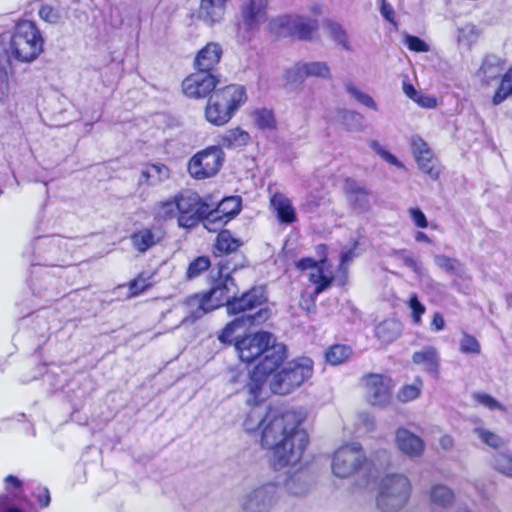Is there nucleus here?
I'll return each instance as SVG.
<instances>
[{"instance_id":"nucleus-1","label":"nucleus","mask_w":512,"mask_h":512,"mask_svg":"<svg viewBox=\"0 0 512 512\" xmlns=\"http://www.w3.org/2000/svg\"><path fill=\"white\" fill-rule=\"evenodd\" d=\"M301 410L270 408L266 411V425L262 429L261 444L272 450L274 470L296 465L308 444V435L301 428L305 420Z\"/></svg>"},{"instance_id":"nucleus-2","label":"nucleus","mask_w":512,"mask_h":512,"mask_svg":"<svg viewBox=\"0 0 512 512\" xmlns=\"http://www.w3.org/2000/svg\"><path fill=\"white\" fill-rule=\"evenodd\" d=\"M44 39L35 22L19 21L14 29L8 49L9 63L11 59L22 63H31L42 53Z\"/></svg>"},{"instance_id":"nucleus-3","label":"nucleus","mask_w":512,"mask_h":512,"mask_svg":"<svg viewBox=\"0 0 512 512\" xmlns=\"http://www.w3.org/2000/svg\"><path fill=\"white\" fill-rule=\"evenodd\" d=\"M268 0H239L235 15L236 37L239 42L252 40L267 20Z\"/></svg>"},{"instance_id":"nucleus-4","label":"nucleus","mask_w":512,"mask_h":512,"mask_svg":"<svg viewBox=\"0 0 512 512\" xmlns=\"http://www.w3.org/2000/svg\"><path fill=\"white\" fill-rule=\"evenodd\" d=\"M410 494L411 484L405 475H386L379 483L377 507L383 512L398 511L407 504Z\"/></svg>"},{"instance_id":"nucleus-5","label":"nucleus","mask_w":512,"mask_h":512,"mask_svg":"<svg viewBox=\"0 0 512 512\" xmlns=\"http://www.w3.org/2000/svg\"><path fill=\"white\" fill-rule=\"evenodd\" d=\"M313 375V361L302 357L288 362L273 374L270 389L274 394L287 395L300 387Z\"/></svg>"},{"instance_id":"nucleus-6","label":"nucleus","mask_w":512,"mask_h":512,"mask_svg":"<svg viewBox=\"0 0 512 512\" xmlns=\"http://www.w3.org/2000/svg\"><path fill=\"white\" fill-rule=\"evenodd\" d=\"M178 225L192 228L199 222H205L210 212V204L205 202L196 192L185 190L177 194Z\"/></svg>"},{"instance_id":"nucleus-7","label":"nucleus","mask_w":512,"mask_h":512,"mask_svg":"<svg viewBox=\"0 0 512 512\" xmlns=\"http://www.w3.org/2000/svg\"><path fill=\"white\" fill-rule=\"evenodd\" d=\"M269 27L272 33L279 36H295L300 40H311L318 30L317 19L300 15H280L273 18Z\"/></svg>"},{"instance_id":"nucleus-8","label":"nucleus","mask_w":512,"mask_h":512,"mask_svg":"<svg viewBox=\"0 0 512 512\" xmlns=\"http://www.w3.org/2000/svg\"><path fill=\"white\" fill-rule=\"evenodd\" d=\"M241 266L238 264L230 266L228 260H221L218 263V276L216 278L213 277L210 290L203 293L213 306V311L224 304L227 306V303L231 301L233 297L231 294H234L232 290L236 288V284L230 273L236 271Z\"/></svg>"},{"instance_id":"nucleus-9","label":"nucleus","mask_w":512,"mask_h":512,"mask_svg":"<svg viewBox=\"0 0 512 512\" xmlns=\"http://www.w3.org/2000/svg\"><path fill=\"white\" fill-rule=\"evenodd\" d=\"M366 463V457L359 443L340 447L332 460V471L339 478H347L360 470Z\"/></svg>"},{"instance_id":"nucleus-10","label":"nucleus","mask_w":512,"mask_h":512,"mask_svg":"<svg viewBox=\"0 0 512 512\" xmlns=\"http://www.w3.org/2000/svg\"><path fill=\"white\" fill-rule=\"evenodd\" d=\"M224 152L218 146H211L194 155L188 164V171L195 179H205L218 173L223 161Z\"/></svg>"},{"instance_id":"nucleus-11","label":"nucleus","mask_w":512,"mask_h":512,"mask_svg":"<svg viewBox=\"0 0 512 512\" xmlns=\"http://www.w3.org/2000/svg\"><path fill=\"white\" fill-rule=\"evenodd\" d=\"M278 500V486L265 483L245 494L241 507L245 512H269Z\"/></svg>"},{"instance_id":"nucleus-12","label":"nucleus","mask_w":512,"mask_h":512,"mask_svg":"<svg viewBox=\"0 0 512 512\" xmlns=\"http://www.w3.org/2000/svg\"><path fill=\"white\" fill-rule=\"evenodd\" d=\"M274 336L265 331L247 335L235 342V348L242 362L252 363L258 360Z\"/></svg>"},{"instance_id":"nucleus-13","label":"nucleus","mask_w":512,"mask_h":512,"mask_svg":"<svg viewBox=\"0 0 512 512\" xmlns=\"http://www.w3.org/2000/svg\"><path fill=\"white\" fill-rule=\"evenodd\" d=\"M267 301L265 292L262 287H253L240 297L233 296L231 301L227 303V313L236 317L255 314L254 310L263 309L261 306Z\"/></svg>"},{"instance_id":"nucleus-14","label":"nucleus","mask_w":512,"mask_h":512,"mask_svg":"<svg viewBox=\"0 0 512 512\" xmlns=\"http://www.w3.org/2000/svg\"><path fill=\"white\" fill-rule=\"evenodd\" d=\"M241 210V199L237 196L224 198L218 206L213 209L210 206V212L204 227L210 232H216L227 224L232 218L239 214Z\"/></svg>"},{"instance_id":"nucleus-15","label":"nucleus","mask_w":512,"mask_h":512,"mask_svg":"<svg viewBox=\"0 0 512 512\" xmlns=\"http://www.w3.org/2000/svg\"><path fill=\"white\" fill-rule=\"evenodd\" d=\"M219 76L196 70L182 82L183 93L193 99L205 98L215 91L219 84Z\"/></svg>"},{"instance_id":"nucleus-16","label":"nucleus","mask_w":512,"mask_h":512,"mask_svg":"<svg viewBox=\"0 0 512 512\" xmlns=\"http://www.w3.org/2000/svg\"><path fill=\"white\" fill-rule=\"evenodd\" d=\"M213 96V104L210 107V113L216 114L214 105H222L225 110L231 113L235 112L247 101L246 89L242 85L230 84L220 89H215Z\"/></svg>"},{"instance_id":"nucleus-17","label":"nucleus","mask_w":512,"mask_h":512,"mask_svg":"<svg viewBox=\"0 0 512 512\" xmlns=\"http://www.w3.org/2000/svg\"><path fill=\"white\" fill-rule=\"evenodd\" d=\"M286 358V346L283 343L276 342L274 338L258 359V363L254 367L255 374H262L268 377L283 365Z\"/></svg>"},{"instance_id":"nucleus-18","label":"nucleus","mask_w":512,"mask_h":512,"mask_svg":"<svg viewBox=\"0 0 512 512\" xmlns=\"http://www.w3.org/2000/svg\"><path fill=\"white\" fill-rule=\"evenodd\" d=\"M411 149L419 169L432 180H437L441 173V167L428 144L421 137L413 136Z\"/></svg>"},{"instance_id":"nucleus-19","label":"nucleus","mask_w":512,"mask_h":512,"mask_svg":"<svg viewBox=\"0 0 512 512\" xmlns=\"http://www.w3.org/2000/svg\"><path fill=\"white\" fill-rule=\"evenodd\" d=\"M390 379L380 374H370L365 378L366 398L374 406L384 407L391 401Z\"/></svg>"},{"instance_id":"nucleus-20","label":"nucleus","mask_w":512,"mask_h":512,"mask_svg":"<svg viewBox=\"0 0 512 512\" xmlns=\"http://www.w3.org/2000/svg\"><path fill=\"white\" fill-rule=\"evenodd\" d=\"M343 191L349 208L356 214H362L371 208V192L354 179H346Z\"/></svg>"},{"instance_id":"nucleus-21","label":"nucleus","mask_w":512,"mask_h":512,"mask_svg":"<svg viewBox=\"0 0 512 512\" xmlns=\"http://www.w3.org/2000/svg\"><path fill=\"white\" fill-rule=\"evenodd\" d=\"M165 237L161 226L153 225L136 230L130 236L131 244L139 253H145L152 247L160 244Z\"/></svg>"},{"instance_id":"nucleus-22","label":"nucleus","mask_w":512,"mask_h":512,"mask_svg":"<svg viewBox=\"0 0 512 512\" xmlns=\"http://www.w3.org/2000/svg\"><path fill=\"white\" fill-rule=\"evenodd\" d=\"M269 318L268 309H260L255 314H249L247 316L236 317L234 320L229 322L221 331L218 336L220 342L224 344H231L233 341V334L237 328L250 327L252 325H259L265 322Z\"/></svg>"},{"instance_id":"nucleus-23","label":"nucleus","mask_w":512,"mask_h":512,"mask_svg":"<svg viewBox=\"0 0 512 512\" xmlns=\"http://www.w3.org/2000/svg\"><path fill=\"white\" fill-rule=\"evenodd\" d=\"M223 50L220 44L207 43L196 55L194 60L195 70L216 74V66L219 64Z\"/></svg>"},{"instance_id":"nucleus-24","label":"nucleus","mask_w":512,"mask_h":512,"mask_svg":"<svg viewBox=\"0 0 512 512\" xmlns=\"http://www.w3.org/2000/svg\"><path fill=\"white\" fill-rule=\"evenodd\" d=\"M183 306L185 308L186 315L181 320L182 325L193 324L207 313L213 311V306L203 293L188 296L184 300Z\"/></svg>"},{"instance_id":"nucleus-25","label":"nucleus","mask_w":512,"mask_h":512,"mask_svg":"<svg viewBox=\"0 0 512 512\" xmlns=\"http://www.w3.org/2000/svg\"><path fill=\"white\" fill-rule=\"evenodd\" d=\"M228 0H201L196 11V18L208 26H213L223 20Z\"/></svg>"},{"instance_id":"nucleus-26","label":"nucleus","mask_w":512,"mask_h":512,"mask_svg":"<svg viewBox=\"0 0 512 512\" xmlns=\"http://www.w3.org/2000/svg\"><path fill=\"white\" fill-rule=\"evenodd\" d=\"M396 444L403 454L411 458L421 456L425 448L423 440L405 428L397 430Z\"/></svg>"},{"instance_id":"nucleus-27","label":"nucleus","mask_w":512,"mask_h":512,"mask_svg":"<svg viewBox=\"0 0 512 512\" xmlns=\"http://www.w3.org/2000/svg\"><path fill=\"white\" fill-rule=\"evenodd\" d=\"M40 244H43L47 247L46 253L47 256L44 258L43 265L45 266H63L59 262H63L65 257L68 255L69 251L67 248V241L63 238H39Z\"/></svg>"},{"instance_id":"nucleus-28","label":"nucleus","mask_w":512,"mask_h":512,"mask_svg":"<svg viewBox=\"0 0 512 512\" xmlns=\"http://www.w3.org/2000/svg\"><path fill=\"white\" fill-rule=\"evenodd\" d=\"M413 363L422 366L423 370L431 374L433 377L438 376L440 357L437 350L432 347H424L420 351H416L412 355Z\"/></svg>"},{"instance_id":"nucleus-29","label":"nucleus","mask_w":512,"mask_h":512,"mask_svg":"<svg viewBox=\"0 0 512 512\" xmlns=\"http://www.w3.org/2000/svg\"><path fill=\"white\" fill-rule=\"evenodd\" d=\"M68 10V6L64 7L62 4L42 1L38 10V16L48 24L59 25L68 18Z\"/></svg>"},{"instance_id":"nucleus-30","label":"nucleus","mask_w":512,"mask_h":512,"mask_svg":"<svg viewBox=\"0 0 512 512\" xmlns=\"http://www.w3.org/2000/svg\"><path fill=\"white\" fill-rule=\"evenodd\" d=\"M271 206L277 214V218L281 223L291 224L296 221V212L290 199L284 194L276 193L271 198Z\"/></svg>"},{"instance_id":"nucleus-31","label":"nucleus","mask_w":512,"mask_h":512,"mask_svg":"<svg viewBox=\"0 0 512 512\" xmlns=\"http://www.w3.org/2000/svg\"><path fill=\"white\" fill-rule=\"evenodd\" d=\"M169 177V169L164 164L146 166L140 175L139 184L156 185Z\"/></svg>"},{"instance_id":"nucleus-32","label":"nucleus","mask_w":512,"mask_h":512,"mask_svg":"<svg viewBox=\"0 0 512 512\" xmlns=\"http://www.w3.org/2000/svg\"><path fill=\"white\" fill-rule=\"evenodd\" d=\"M323 29L337 45L347 51L351 50L348 34L340 23L327 19L323 22Z\"/></svg>"},{"instance_id":"nucleus-33","label":"nucleus","mask_w":512,"mask_h":512,"mask_svg":"<svg viewBox=\"0 0 512 512\" xmlns=\"http://www.w3.org/2000/svg\"><path fill=\"white\" fill-rule=\"evenodd\" d=\"M401 334V324L393 319L385 320L377 325L376 337L383 343L389 344L396 340Z\"/></svg>"},{"instance_id":"nucleus-34","label":"nucleus","mask_w":512,"mask_h":512,"mask_svg":"<svg viewBox=\"0 0 512 512\" xmlns=\"http://www.w3.org/2000/svg\"><path fill=\"white\" fill-rule=\"evenodd\" d=\"M251 406L252 408L247 413L243 422V427L248 433L256 432L259 429L262 430L266 425V412H264V409L256 404Z\"/></svg>"},{"instance_id":"nucleus-35","label":"nucleus","mask_w":512,"mask_h":512,"mask_svg":"<svg viewBox=\"0 0 512 512\" xmlns=\"http://www.w3.org/2000/svg\"><path fill=\"white\" fill-rule=\"evenodd\" d=\"M213 102V96L211 95L206 105L205 117L207 121L211 124L216 126H223L230 121L234 114L231 113L229 110H225V108L222 105H214V108L217 110L216 114L210 113V107L212 106Z\"/></svg>"},{"instance_id":"nucleus-36","label":"nucleus","mask_w":512,"mask_h":512,"mask_svg":"<svg viewBox=\"0 0 512 512\" xmlns=\"http://www.w3.org/2000/svg\"><path fill=\"white\" fill-rule=\"evenodd\" d=\"M241 245V241L232 237L228 230H222L217 236L215 249L220 254L229 255L233 252H236Z\"/></svg>"},{"instance_id":"nucleus-37","label":"nucleus","mask_w":512,"mask_h":512,"mask_svg":"<svg viewBox=\"0 0 512 512\" xmlns=\"http://www.w3.org/2000/svg\"><path fill=\"white\" fill-rule=\"evenodd\" d=\"M434 263L442 270L451 275L462 277L464 275V265L456 258H451L443 254L434 256Z\"/></svg>"},{"instance_id":"nucleus-38","label":"nucleus","mask_w":512,"mask_h":512,"mask_svg":"<svg viewBox=\"0 0 512 512\" xmlns=\"http://www.w3.org/2000/svg\"><path fill=\"white\" fill-rule=\"evenodd\" d=\"M454 499L453 491L445 485H434L430 491L431 503L439 507L449 506Z\"/></svg>"},{"instance_id":"nucleus-39","label":"nucleus","mask_w":512,"mask_h":512,"mask_svg":"<svg viewBox=\"0 0 512 512\" xmlns=\"http://www.w3.org/2000/svg\"><path fill=\"white\" fill-rule=\"evenodd\" d=\"M266 378L267 377L262 374L256 375L254 369L249 373V381L246 384V388L250 394V397L247 399L249 405L257 404Z\"/></svg>"},{"instance_id":"nucleus-40","label":"nucleus","mask_w":512,"mask_h":512,"mask_svg":"<svg viewBox=\"0 0 512 512\" xmlns=\"http://www.w3.org/2000/svg\"><path fill=\"white\" fill-rule=\"evenodd\" d=\"M340 121L351 131H361L364 128V116L353 110H340L338 112Z\"/></svg>"},{"instance_id":"nucleus-41","label":"nucleus","mask_w":512,"mask_h":512,"mask_svg":"<svg viewBox=\"0 0 512 512\" xmlns=\"http://www.w3.org/2000/svg\"><path fill=\"white\" fill-rule=\"evenodd\" d=\"M308 78L305 62H297L284 73L286 84L299 86Z\"/></svg>"},{"instance_id":"nucleus-42","label":"nucleus","mask_w":512,"mask_h":512,"mask_svg":"<svg viewBox=\"0 0 512 512\" xmlns=\"http://www.w3.org/2000/svg\"><path fill=\"white\" fill-rule=\"evenodd\" d=\"M351 348L346 345H333L325 353V358L331 365H339L349 358Z\"/></svg>"},{"instance_id":"nucleus-43","label":"nucleus","mask_w":512,"mask_h":512,"mask_svg":"<svg viewBox=\"0 0 512 512\" xmlns=\"http://www.w3.org/2000/svg\"><path fill=\"white\" fill-rule=\"evenodd\" d=\"M345 90L360 104L363 106L370 108L374 111L378 110V106L374 99L368 95L367 93L362 92L359 90L353 82L347 81L344 84Z\"/></svg>"},{"instance_id":"nucleus-44","label":"nucleus","mask_w":512,"mask_h":512,"mask_svg":"<svg viewBox=\"0 0 512 512\" xmlns=\"http://www.w3.org/2000/svg\"><path fill=\"white\" fill-rule=\"evenodd\" d=\"M510 95H512V68L504 74L500 86L493 96V104L499 105Z\"/></svg>"},{"instance_id":"nucleus-45","label":"nucleus","mask_w":512,"mask_h":512,"mask_svg":"<svg viewBox=\"0 0 512 512\" xmlns=\"http://www.w3.org/2000/svg\"><path fill=\"white\" fill-rule=\"evenodd\" d=\"M392 255L395 258L401 260L406 267L410 268L418 276H422L425 274L426 270L422 266V264L417 262L413 258L412 254L406 249L394 250L392 252Z\"/></svg>"},{"instance_id":"nucleus-46","label":"nucleus","mask_w":512,"mask_h":512,"mask_svg":"<svg viewBox=\"0 0 512 512\" xmlns=\"http://www.w3.org/2000/svg\"><path fill=\"white\" fill-rule=\"evenodd\" d=\"M253 118L256 126L259 129H274L276 128V119L272 110L267 108L258 109L254 112Z\"/></svg>"},{"instance_id":"nucleus-47","label":"nucleus","mask_w":512,"mask_h":512,"mask_svg":"<svg viewBox=\"0 0 512 512\" xmlns=\"http://www.w3.org/2000/svg\"><path fill=\"white\" fill-rule=\"evenodd\" d=\"M152 275L145 273L139 274L129 283V297H135L145 292L152 286Z\"/></svg>"},{"instance_id":"nucleus-48","label":"nucleus","mask_w":512,"mask_h":512,"mask_svg":"<svg viewBox=\"0 0 512 512\" xmlns=\"http://www.w3.org/2000/svg\"><path fill=\"white\" fill-rule=\"evenodd\" d=\"M210 260L206 256H199L188 265L186 278L191 280L200 276L210 267Z\"/></svg>"},{"instance_id":"nucleus-49","label":"nucleus","mask_w":512,"mask_h":512,"mask_svg":"<svg viewBox=\"0 0 512 512\" xmlns=\"http://www.w3.org/2000/svg\"><path fill=\"white\" fill-rule=\"evenodd\" d=\"M422 381L417 378L413 384L405 385L401 388V390L397 394V398L401 402H409L419 397Z\"/></svg>"},{"instance_id":"nucleus-50","label":"nucleus","mask_w":512,"mask_h":512,"mask_svg":"<svg viewBox=\"0 0 512 512\" xmlns=\"http://www.w3.org/2000/svg\"><path fill=\"white\" fill-rule=\"evenodd\" d=\"M309 281L316 285L314 292L319 295L331 286L333 277L324 275L322 269L318 267L315 272L310 273Z\"/></svg>"},{"instance_id":"nucleus-51","label":"nucleus","mask_w":512,"mask_h":512,"mask_svg":"<svg viewBox=\"0 0 512 512\" xmlns=\"http://www.w3.org/2000/svg\"><path fill=\"white\" fill-rule=\"evenodd\" d=\"M305 66L308 77L331 78L330 68L326 62H305Z\"/></svg>"},{"instance_id":"nucleus-52","label":"nucleus","mask_w":512,"mask_h":512,"mask_svg":"<svg viewBox=\"0 0 512 512\" xmlns=\"http://www.w3.org/2000/svg\"><path fill=\"white\" fill-rule=\"evenodd\" d=\"M460 351L464 354H479L481 347L478 340L474 336L468 333H463V336L460 340Z\"/></svg>"},{"instance_id":"nucleus-53","label":"nucleus","mask_w":512,"mask_h":512,"mask_svg":"<svg viewBox=\"0 0 512 512\" xmlns=\"http://www.w3.org/2000/svg\"><path fill=\"white\" fill-rule=\"evenodd\" d=\"M494 466L500 473L512 478V457L505 454H497L494 457Z\"/></svg>"},{"instance_id":"nucleus-54","label":"nucleus","mask_w":512,"mask_h":512,"mask_svg":"<svg viewBox=\"0 0 512 512\" xmlns=\"http://www.w3.org/2000/svg\"><path fill=\"white\" fill-rule=\"evenodd\" d=\"M370 147L373 149L375 153H377L383 160L388 162L389 164L396 166L398 168H404V164L399 161L393 154L389 151L385 150L377 141H372Z\"/></svg>"},{"instance_id":"nucleus-55","label":"nucleus","mask_w":512,"mask_h":512,"mask_svg":"<svg viewBox=\"0 0 512 512\" xmlns=\"http://www.w3.org/2000/svg\"><path fill=\"white\" fill-rule=\"evenodd\" d=\"M473 397L479 404L487 407L490 410L505 411V407L489 394L475 393Z\"/></svg>"},{"instance_id":"nucleus-56","label":"nucleus","mask_w":512,"mask_h":512,"mask_svg":"<svg viewBox=\"0 0 512 512\" xmlns=\"http://www.w3.org/2000/svg\"><path fill=\"white\" fill-rule=\"evenodd\" d=\"M160 214L164 219L178 217V199L177 195L171 200L163 202L160 206Z\"/></svg>"},{"instance_id":"nucleus-57","label":"nucleus","mask_w":512,"mask_h":512,"mask_svg":"<svg viewBox=\"0 0 512 512\" xmlns=\"http://www.w3.org/2000/svg\"><path fill=\"white\" fill-rule=\"evenodd\" d=\"M476 433L485 444L492 448L497 449L503 445V440L498 435L488 430L479 428L476 429Z\"/></svg>"},{"instance_id":"nucleus-58","label":"nucleus","mask_w":512,"mask_h":512,"mask_svg":"<svg viewBox=\"0 0 512 512\" xmlns=\"http://www.w3.org/2000/svg\"><path fill=\"white\" fill-rule=\"evenodd\" d=\"M409 307L412 310V318L415 324H419L421 316L425 313V306L418 300L416 294H413L409 299Z\"/></svg>"},{"instance_id":"nucleus-59","label":"nucleus","mask_w":512,"mask_h":512,"mask_svg":"<svg viewBox=\"0 0 512 512\" xmlns=\"http://www.w3.org/2000/svg\"><path fill=\"white\" fill-rule=\"evenodd\" d=\"M404 42L411 51L427 52L429 50V46L422 39L416 36L406 35Z\"/></svg>"},{"instance_id":"nucleus-60","label":"nucleus","mask_w":512,"mask_h":512,"mask_svg":"<svg viewBox=\"0 0 512 512\" xmlns=\"http://www.w3.org/2000/svg\"><path fill=\"white\" fill-rule=\"evenodd\" d=\"M288 491L296 496L304 495L308 492L309 487L304 482L300 481V478L290 479L286 483Z\"/></svg>"},{"instance_id":"nucleus-61","label":"nucleus","mask_w":512,"mask_h":512,"mask_svg":"<svg viewBox=\"0 0 512 512\" xmlns=\"http://www.w3.org/2000/svg\"><path fill=\"white\" fill-rule=\"evenodd\" d=\"M321 205V198L315 194H308L303 202L301 203V208L307 213L315 212Z\"/></svg>"},{"instance_id":"nucleus-62","label":"nucleus","mask_w":512,"mask_h":512,"mask_svg":"<svg viewBox=\"0 0 512 512\" xmlns=\"http://www.w3.org/2000/svg\"><path fill=\"white\" fill-rule=\"evenodd\" d=\"M5 489L7 492L13 494L14 497L20 495L22 489V482L13 475H8L5 480Z\"/></svg>"},{"instance_id":"nucleus-63","label":"nucleus","mask_w":512,"mask_h":512,"mask_svg":"<svg viewBox=\"0 0 512 512\" xmlns=\"http://www.w3.org/2000/svg\"><path fill=\"white\" fill-rule=\"evenodd\" d=\"M408 212L415 226L418 228L428 227V220L419 208H410Z\"/></svg>"},{"instance_id":"nucleus-64","label":"nucleus","mask_w":512,"mask_h":512,"mask_svg":"<svg viewBox=\"0 0 512 512\" xmlns=\"http://www.w3.org/2000/svg\"><path fill=\"white\" fill-rule=\"evenodd\" d=\"M413 101L416 102L420 107L427 109L435 108L437 105V100L434 96L422 94L420 92H418Z\"/></svg>"}]
</instances>
